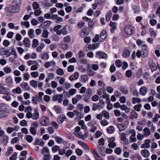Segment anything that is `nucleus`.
I'll use <instances>...</instances> for the list:
<instances>
[{
  "label": "nucleus",
  "mask_w": 160,
  "mask_h": 160,
  "mask_svg": "<svg viewBox=\"0 0 160 160\" xmlns=\"http://www.w3.org/2000/svg\"><path fill=\"white\" fill-rule=\"evenodd\" d=\"M9 106L7 104L1 103L0 104V118H3L7 116V113L8 112Z\"/></svg>",
  "instance_id": "obj_1"
},
{
  "label": "nucleus",
  "mask_w": 160,
  "mask_h": 160,
  "mask_svg": "<svg viewBox=\"0 0 160 160\" xmlns=\"http://www.w3.org/2000/svg\"><path fill=\"white\" fill-rule=\"evenodd\" d=\"M26 117L29 119L31 118L33 120H37L40 118V113L37 109H35L33 113L30 112H28L26 114Z\"/></svg>",
  "instance_id": "obj_2"
},
{
  "label": "nucleus",
  "mask_w": 160,
  "mask_h": 160,
  "mask_svg": "<svg viewBox=\"0 0 160 160\" xmlns=\"http://www.w3.org/2000/svg\"><path fill=\"white\" fill-rule=\"evenodd\" d=\"M49 118L47 116H43L41 118L40 120V124L43 126H48L50 124V122L49 121Z\"/></svg>",
  "instance_id": "obj_3"
},
{
  "label": "nucleus",
  "mask_w": 160,
  "mask_h": 160,
  "mask_svg": "<svg viewBox=\"0 0 160 160\" xmlns=\"http://www.w3.org/2000/svg\"><path fill=\"white\" fill-rule=\"evenodd\" d=\"M39 126V124L38 122H34L31 124V127L30 128V131L32 134L35 135L37 133V129Z\"/></svg>",
  "instance_id": "obj_4"
},
{
  "label": "nucleus",
  "mask_w": 160,
  "mask_h": 160,
  "mask_svg": "<svg viewBox=\"0 0 160 160\" xmlns=\"http://www.w3.org/2000/svg\"><path fill=\"white\" fill-rule=\"evenodd\" d=\"M6 10L12 13H17L20 10L19 7L15 6H9L5 8Z\"/></svg>",
  "instance_id": "obj_5"
},
{
  "label": "nucleus",
  "mask_w": 160,
  "mask_h": 160,
  "mask_svg": "<svg viewBox=\"0 0 160 160\" xmlns=\"http://www.w3.org/2000/svg\"><path fill=\"white\" fill-rule=\"evenodd\" d=\"M134 30L133 27L131 25L128 24L125 26L124 28V31L127 35H131L133 33Z\"/></svg>",
  "instance_id": "obj_6"
},
{
  "label": "nucleus",
  "mask_w": 160,
  "mask_h": 160,
  "mask_svg": "<svg viewBox=\"0 0 160 160\" xmlns=\"http://www.w3.org/2000/svg\"><path fill=\"white\" fill-rule=\"evenodd\" d=\"M5 55L7 57H9L11 55L9 51L3 48L0 49V55Z\"/></svg>",
  "instance_id": "obj_7"
},
{
  "label": "nucleus",
  "mask_w": 160,
  "mask_h": 160,
  "mask_svg": "<svg viewBox=\"0 0 160 160\" xmlns=\"http://www.w3.org/2000/svg\"><path fill=\"white\" fill-rule=\"evenodd\" d=\"M141 52L142 57L145 58L147 57L148 54V48L147 45H144L142 48Z\"/></svg>",
  "instance_id": "obj_8"
},
{
  "label": "nucleus",
  "mask_w": 160,
  "mask_h": 160,
  "mask_svg": "<svg viewBox=\"0 0 160 160\" xmlns=\"http://www.w3.org/2000/svg\"><path fill=\"white\" fill-rule=\"evenodd\" d=\"M62 94L56 95L53 96L52 99L54 101H58V102L61 103L62 101Z\"/></svg>",
  "instance_id": "obj_9"
},
{
  "label": "nucleus",
  "mask_w": 160,
  "mask_h": 160,
  "mask_svg": "<svg viewBox=\"0 0 160 160\" xmlns=\"http://www.w3.org/2000/svg\"><path fill=\"white\" fill-rule=\"evenodd\" d=\"M115 138L114 137L108 139V146L111 148H113L116 147V144L114 142Z\"/></svg>",
  "instance_id": "obj_10"
},
{
  "label": "nucleus",
  "mask_w": 160,
  "mask_h": 160,
  "mask_svg": "<svg viewBox=\"0 0 160 160\" xmlns=\"http://www.w3.org/2000/svg\"><path fill=\"white\" fill-rule=\"evenodd\" d=\"M106 37V31L105 30H103L102 31L100 35V41L102 42L104 41Z\"/></svg>",
  "instance_id": "obj_11"
},
{
  "label": "nucleus",
  "mask_w": 160,
  "mask_h": 160,
  "mask_svg": "<svg viewBox=\"0 0 160 160\" xmlns=\"http://www.w3.org/2000/svg\"><path fill=\"white\" fill-rule=\"evenodd\" d=\"M8 89L7 88L3 86L0 85V94H8Z\"/></svg>",
  "instance_id": "obj_12"
},
{
  "label": "nucleus",
  "mask_w": 160,
  "mask_h": 160,
  "mask_svg": "<svg viewBox=\"0 0 160 160\" xmlns=\"http://www.w3.org/2000/svg\"><path fill=\"white\" fill-rule=\"evenodd\" d=\"M96 54L97 55H98L100 58L102 59H105L108 57L107 55L103 52L98 51L96 52Z\"/></svg>",
  "instance_id": "obj_13"
},
{
  "label": "nucleus",
  "mask_w": 160,
  "mask_h": 160,
  "mask_svg": "<svg viewBox=\"0 0 160 160\" xmlns=\"http://www.w3.org/2000/svg\"><path fill=\"white\" fill-rule=\"evenodd\" d=\"M79 75V74L78 72H76L73 74L69 77V79L70 80L72 81L76 80L78 78Z\"/></svg>",
  "instance_id": "obj_14"
},
{
  "label": "nucleus",
  "mask_w": 160,
  "mask_h": 160,
  "mask_svg": "<svg viewBox=\"0 0 160 160\" xmlns=\"http://www.w3.org/2000/svg\"><path fill=\"white\" fill-rule=\"evenodd\" d=\"M51 18L53 20H56L57 22H62L63 19L61 17H58L57 15L54 14L52 16Z\"/></svg>",
  "instance_id": "obj_15"
},
{
  "label": "nucleus",
  "mask_w": 160,
  "mask_h": 160,
  "mask_svg": "<svg viewBox=\"0 0 160 160\" xmlns=\"http://www.w3.org/2000/svg\"><path fill=\"white\" fill-rule=\"evenodd\" d=\"M41 101V100H40L38 98V95H36L32 97V103L34 104L37 105L38 103V102H40Z\"/></svg>",
  "instance_id": "obj_16"
},
{
  "label": "nucleus",
  "mask_w": 160,
  "mask_h": 160,
  "mask_svg": "<svg viewBox=\"0 0 160 160\" xmlns=\"http://www.w3.org/2000/svg\"><path fill=\"white\" fill-rule=\"evenodd\" d=\"M82 97L80 95H77L76 97L72 99V102L73 104H76L77 102L81 99Z\"/></svg>",
  "instance_id": "obj_17"
},
{
  "label": "nucleus",
  "mask_w": 160,
  "mask_h": 160,
  "mask_svg": "<svg viewBox=\"0 0 160 160\" xmlns=\"http://www.w3.org/2000/svg\"><path fill=\"white\" fill-rule=\"evenodd\" d=\"M97 148L100 153L103 156L106 155V149L105 147H101L99 146H97Z\"/></svg>",
  "instance_id": "obj_18"
},
{
  "label": "nucleus",
  "mask_w": 160,
  "mask_h": 160,
  "mask_svg": "<svg viewBox=\"0 0 160 160\" xmlns=\"http://www.w3.org/2000/svg\"><path fill=\"white\" fill-rule=\"evenodd\" d=\"M117 24L116 22H113L111 21L110 23L109 24L110 26L111 27L110 29L111 32L112 33H113L115 29H117L116 26Z\"/></svg>",
  "instance_id": "obj_19"
},
{
  "label": "nucleus",
  "mask_w": 160,
  "mask_h": 160,
  "mask_svg": "<svg viewBox=\"0 0 160 160\" xmlns=\"http://www.w3.org/2000/svg\"><path fill=\"white\" fill-rule=\"evenodd\" d=\"M20 86L24 90H29L30 89V87L28 83L27 82H22L20 84Z\"/></svg>",
  "instance_id": "obj_20"
},
{
  "label": "nucleus",
  "mask_w": 160,
  "mask_h": 160,
  "mask_svg": "<svg viewBox=\"0 0 160 160\" xmlns=\"http://www.w3.org/2000/svg\"><path fill=\"white\" fill-rule=\"evenodd\" d=\"M151 142L150 139H147L145 141L144 143L142 144L141 146L142 148H148L150 147L149 143Z\"/></svg>",
  "instance_id": "obj_21"
},
{
  "label": "nucleus",
  "mask_w": 160,
  "mask_h": 160,
  "mask_svg": "<svg viewBox=\"0 0 160 160\" xmlns=\"http://www.w3.org/2000/svg\"><path fill=\"white\" fill-rule=\"evenodd\" d=\"M142 155L145 158H147L150 156L149 152L147 149L142 150L141 152Z\"/></svg>",
  "instance_id": "obj_22"
},
{
  "label": "nucleus",
  "mask_w": 160,
  "mask_h": 160,
  "mask_svg": "<svg viewBox=\"0 0 160 160\" xmlns=\"http://www.w3.org/2000/svg\"><path fill=\"white\" fill-rule=\"evenodd\" d=\"M23 44L25 46L28 48H29L30 47L31 44L30 43V40L28 38H25L23 41Z\"/></svg>",
  "instance_id": "obj_23"
},
{
  "label": "nucleus",
  "mask_w": 160,
  "mask_h": 160,
  "mask_svg": "<svg viewBox=\"0 0 160 160\" xmlns=\"http://www.w3.org/2000/svg\"><path fill=\"white\" fill-rule=\"evenodd\" d=\"M47 76L45 80L46 82H48L50 80L53 79L54 78L55 75L54 73L51 72L48 73Z\"/></svg>",
  "instance_id": "obj_24"
},
{
  "label": "nucleus",
  "mask_w": 160,
  "mask_h": 160,
  "mask_svg": "<svg viewBox=\"0 0 160 160\" xmlns=\"http://www.w3.org/2000/svg\"><path fill=\"white\" fill-rule=\"evenodd\" d=\"M5 82L8 86H11L13 83V79L11 77H8L6 78Z\"/></svg>",
  "instance_id": "obj_25"
},
{
  "label": "nucleus",
  "mask_w": 160,
  "mask_h": 160,
  "mask_svg": "<svg viewBox=\"0 0 160 160\" xmlns=\"http://www.w3.org/2000/svg\"><path fill=\"white\" fill-rule=\"evenodd\" d=\"M120 108L122 110H125L126 113H128L130 111V108H128L125 104H122L120 106Z\"/></svg>",
  "instance_id": "obj_26"
},
{
  "label": "nucleus",
  "mask_w": 160,
  "mask_h": 160,
  "mask_svg": "<svg viewBox=\"0 0 160 160\" xmlns=\"http://www.w3.org/2000/svg\"><path fill=\"white\" fill-rule=\"evenodd\" d=\"M35 143L36 145H39L40 146H43L44 145V143L43 140L41 139H37L35 142Z\"/></svg>",
  "instance_id": "obj_27"
},
{
  "label": "nucleus",
  "mask_w": 160,
  "mask_h": 160,
  "mask_svg": "<svg viewBox=\"0 0 160 160\" xmlns=\"http://www.w3.org/2000/svg\"><path fill=\"white\" fill-rule=\"evenodd\" d=\"M80 130L81 128L79 126H77L75 128L74 133V134L78 137H80V134L82 133L81 132H80Z\"/></svg>",
  "instance_id": "obj_28"
},
{
  "label": "nucleus",
  "mask_w": 160,
  "mask_h": 160,
  "mask_svg": "<svg viewBox=\"0 0 160 160\" xmlns=\"http://www.w3.org/2000/svg\"><path fill=\"white\" fill-rule=\"evenodd\" d=\"M66 117L65 116L62 115L59 116L58 118V122L59 123H62L64 121V120L66 119Z\"/></svg>",
  "instance_id": "obj_29"
},
{
  "label": "nucleus",
  "mask_w": 160,
  "mask_h": 160,
  "mask_svg": "<svg viewBox=\"0 0 160 160\" xmlns=\"http://www.w3.org/2000/svg\"><path fill=\"white\" fill-rule=\"evenodd\" d=\"M12 92L13 93L15 94H20L22 92V90L20 88L18 87L16 88L12 89Z\"/></svg>",
  "instance_id": "obj_30"
},
{
  "label": "nucleus",
  "mask_w": 160,
  "mask_h": 160,
  "mask_svg": "<svg viewBox=\"0 0 160 160\" xmlns=\"http://www.w3.org/2000/svg\"><path fill=\"white\" fill-rule=\"evenodd\" d=\"M88 80V76L86 74H83L81 76V81L82 82H85Z\"/></svg>",
  "instance_id": "obj_31"
},
{
  "label": "nucleus",
  "mask_w": 160,
  "mask_h": 160,
  "mask_svg": "<svg viewBox=\"0 0 160 160\" xmlns=\"http://www.w3.org/2000/svg\"><path fill=\"white\" fill-rule=\"evenodd\" d=\"M41 152L42 154L44 155H50L49 149L46 147H44L43 148Z\"/></svg>",
  "instance_id": "obj_32"
},
{
  "label": "nucleus",
  "mask_w": 160,
  "mask_h": 160,
  "mask_svg": "<svg viewBox=\"0 0 160 160\" xmlns=\"http://www.w3.org/2000/svg\"><path fill=\"white\" fill-rule=\"evenodd\" d=\"M78 143L81 146H82L86 150L89 151V148L87 144L84 142L81 141H78Z\"/></svg>",
  "instance_id": "obj_33"
},
{
  "label": "nucleus",
  "mask_w": 160,
  "mask_h": 160,
  "mask_svg": "<svg viewBox=\"0 0 160 160\" xmlns=\"http://www.w3.org/2000/svg\"><path fill=\"white\" fill-rule=\"evenodd\" d=\"M79 125L81 127L82 129L85 130H86L87 129V127L85 124L83 120L80 121L78 122Z\"/></svg>",
  "instance_id": "obj_34"
},
{
  "label": "nucleus",
  "mask_w": 160,
  "mask_h": 160,
  "mask_svg": "<svg viewBox=\"0 0 160 160\" xmlns=\"http://www.w3.org/2000/svg\"><path fill=\"white\" fill-rule=\"evenodd\" d=\"M49 32L46 29H44L43 30L41 36L44 38H47L48 37Z\"/></svg>",
  "instance_id": "obj_35"
},
{
  "label": "nucleus",
  "mask_w": 160,
  "mask_h": 160,
  "mask_svg": "<svg viewBox=\"0 0 160 160\" xmlns=\"http://www.w3.org/2000/svg\"><path fill=\"white\" fill-rule=\"evenodd\" d=\"M28 35L30 38H34L35 37L34 29H31L29 30L28 32Z\"/></svg>",
  "instance_id": "obj_36"
},
{
  "label": "nucleus",
  "mask_w": 160,
  "mask_h": 160,
  "mask_svg": "<svg viewBox=\"0 0 160 160\" xmlns=\"http://www.w3.org/2000/svg\"><path fill=\"white\" fill-rule=\"evenodd\" d=\"M147 88L145 87H142L140 89L139 92L142 95H144L147 92Z\"/></svg>",
  "instance_id": "obj_37"
},
{
  "label": "nucleus",
  "mask_w": 160,
  "mask_h": 160,
  "mask_svg": "<svg viewBox=\"0 0 160 160\" xmlns=\"http://www.w3.org/2000/svg\"><path fill=\"white\" fill-rule=\"evenodd\" d=\"M144 136L145 137L149 136L150 134V131L149 129L148 128H145L143 130Z\"/></svg>",
  "instance_id": "obj_38"
},
{
  "label": "nucleus",
  "mask_w": 160,
  "mask_h": 160,
  "mask_svg": "<svg viewBox=\"0 0 160 160\" xmlns=\"http://www.w3.org/2000/svg\"><path fill=\"white\" fill-rule=\"evenodd\" d=\"M45 45L43 43H41L40 45L36 48V51L38 52H41L42 49L45 48Z\"/></svg>",
  "instance_id": "obj_39"
},
{
  "label": "nucleus",
  "mask_w": 160,
  "mask_h": 160,
  "mask_svg": "<svg viewBox=\"0 0 160 160\" xmlns=\"http://www.w3.org/2000/svg\"><path fill=\"white\" fill-rule=\"evenodd\" d=\"M8 94H5L6 95L3 96L2 98L7 101H10L11 100L12 97L10 95V92H8Z\"/></svg>",
  "instance_id": "obj_40"
},
{
  "label": "nucleus",
  "mask_w": 160,
  "mask_h": 160,
  "mask_svg": "<svg viewBox=\"0 0 160 160\" xmlns=\"http://www.w3.org/2000/svg\"><path fill=\"white\" fill-rule=\"evenodd\" d=\"M41 58L43 59L48 60L49 58V54L47 52H44L42 54Z\"/></svg>",
  "instance_id": "obj_41"
},
{
  "label": "nucleus",
  "mask_w": 160,
  "mask_h": 160,
  "mask_svg": "<svg viewBox=\"0 0 160 160\" xmlns=\"http://www.w3.org/2000/svg\"><path fill=\"white\" fill-rule=\"evenodd\" d=\"M130 55V52L128 49H126L123 51L122 54L123 57L124 58H127L129 57Z\"/></svg>",
  "instance_id": "obj_42"
},
{
  "label": "nucleus",
  "mask_w": 160,
  "mask_h": 160,
  "mask_svg": "<svg viewBox=\"0 0 160 160\" xmlns=\"http://www.w3.org/2000/svg\"><path fill=\"white\" fill-rule=\"evenodd\" d=\"M25 138L27 141L29 143L32 142L33 140L32 137L30 135H27L25 136Z\"/></svg>",
  "instance_id": "obj_43"
},
{
  "label": "nucleus",
  "mask_w": 160,
  "mask_h": 160,
  "mask_svg": "<svg viewBox=\"0 0 160 160\" xmlns=\"http://www.w3.org/2000/svg\"><path fill=\"white\" fill-rule=\"evenodd\" d=\"M39 44L38 40L36 39H34L32 41V46L33 48H36Z\"/></svg>",
  "instance_id": "obj_44"
},
{
  "label": "nucleus",
  "mask_w": 160,
  "mask_h": 160,
  "mask_svg": "<svg viewBox=\"0 0 160 160\" xmlns=\"http://www.w3.org/2000/svg\"><path fill=\"white\" fill-rule=\"evenodd\" d=\"M54 108L57 113H60L62 111L61 107L58 105H56L54 107Z\"/></svg>",
  "instance_id": "obj_45"
},
{
  "label": "nucleus",
  "mask_w": 160,
  "mask_h": 160,
  "mask_svg": "<svg viewBox=\"0 0 160 160\" xmlns=\"http://www.w3.org/2000/svg\"><path fill=\"white\" fill-rule=\"evenodd\" d=\"M117 127L120 131L124 130L126 128V126L122 123L118 124Z\"/></svg>",
  "instance_id": "obj_46"
},
{
  "label": "nucleus",
  "mask_w": 160,
  "mask_h": 160,
  "mask_svg": "<svg viewBox=\"0 0 160 160\" xmlns=\"http://www.w3.org/2000/svg\"><path fill=\"white\" fill-rule=\"evenodd\" d=\"M107 131L109 133H112L114 132L115 128L113 126H111L107 128Z\"/></svg>",
  "instance_id": "obj_47"
},
{
  "label": "nucleus",
  "mask_w": 160,
  "mask_h": 160,
  "mask_svg": "<svg viewBox=\"0 0 160 160\" xmlns=\"http://www.w3.org/2000/svg\"><path fill=\"white\" fill-rule=\"evenodd\" d=\"M3 70L6 73H10L12 72V69L9 66H6L3 68Z\"/></svg>",
  "instance_id": "obj_48"
},
{
  "label": "nucleus",
  "mask_w": 160,
  "mask_h": 160,
  "mask_svg": "<svg viewBox=\"0 0 160 160\" xmlns=\"http://www.w3.org/2000/svg\"><path fill=\"white\" fill-rule=\"evenodd\" d=\"M13 152V148L12 147H9L7 152L6 153V155L9 156Z\"/></svg>",
  "instance_id": "obj_49"
},
{
  "label": "nucleus",
  "mask_w": 160,
  "mask_h": 160,
  "mask_svg": "<svg viewBox=\"0 0 160 160\" xmlns=\"http://www.w3.org/2000/svg\"><path fill=\"white\" fill-rule=\"evenodd\" d=\"M136 43L138 45L141 46L142 47H143L144 45H146L145 44V42L140 39H138L136 41Z\"/></svg>",
  "instance_id": "obj_50"
},
{
  "label": "nucleus",
  "mask_w": 160,
  "mask_h": 160,
  "mask_svg": "<svg viewBox=\"0 0 160 160\" xmlns=\"http://www.w3.org/2000/svg\"><path fill=\"white\" fill-rule=\"evenodd\" d=\"M8 27L11 29L18 30L19 28L18 26H15L14 24L12 22L9 23L8 24Z\"/></svg>",
  "instance_id": "obj_51"
},
{
  "label": "nucleus",
  "mask_w": 160,
  "mask_h": 160,
  "mask_svg": "<svg viewBox=\"0 0 160 160\" xmlns=\"http://www.w3.org/2000/svg\"><path fill=\"white\" fill-rule=\"evenodd\" d=\"M106 92V89L105 88H101L97 91V93L99 95H101L103 93Z\"/></svg>",
  "instance_id": "obj_52"
},
{
  "label": "nucleus",
  "mask_w": 160,
  "mask_h": 160,
  "mask_svg": "<svg viewBox=\"0 0 160 160\" xmlns=\"http://www.w3.org/2000/svg\"><path fill=\"white\" fill-rule=\"evenodd\" d=\"M21 24L27 28H29L30 25L29 22L28 21H22Z\"/></svg>",
  "instance_id": "obj_53"
},
{
  "label": "nucleus",
  "mask_w": 160,
  "mask_h": 160,
  "mask_svg": "<svg viewBox=\"0 0 160 160\" xmlns=\"http://www.w3.org/2000/svg\"><path fill=\"white\" fill-rule=\"evenodd\" d=\"M56 73L60 76H62L64 74V72L63 69L61 68L58 69L56 71Z\"/></svg>",
  "instance_id": "obj_54"
},
{
  "label": "nucleus",
  "mask_w": 160,
  "mask_h": 160,
  "mask_svg": "<svg viewBox=\"0 0 160 160\" xmlns=\"http://www.w3.org/2000/svg\"><path fill=\"white\" fill-rule=\"evenodd\" d=\"M33 63L37 64V65H39L38 62L36 61H32L31 60H30L28 61L27 62V64L28 66H30Z\"/></svg>",
  "instance_id": "obj_55"
},
{
  "label": "nucleus",
  "mask_w": 160,
  "mask_h": 160,
  "mask_svg": "<svg viewBox=\"0 0 160 160\" xmlns=\"http://www.w3.org/2000/svg\"><path fill=\"white\" fill-rule=\"evenodd\" d=\"M18 153L15 152L9 158L10 160H16L18 158Z\"/></svg>",
  "instance_id": "obj_56"
},
{
  "label": "nucleus",
  "mask_w": 160,
  "mask_h": 160,
  "mask_svg": "<svg viewBox=\"0 0 160 160\" xmlns=\"http://www.w3.org/2000/svg\"><path fill=\"white\" fill-rule=\"evenodd\" d=\"M71 38L69 36H67L63 38V41L66 43H69L71 41Z\"/></svg>",
  "instance_id": "obj_57"
},
{
  "label": "nucleus",
  "mask_w": 160,
  "mask_h": 160,
  "mask_svg": "<svg viewBox=\"0 0 160 160\" xmlns=\"http://www.w3.org/2000/svg\"><path fill=\"white\" fill-rule=\"evenodd\" d=\"M102 115L106 119H108L109 118V113L106 111H103L102 112Z\"/></svg>",
  "instance_id": "obj_58"
},
{
  "label": "nucleus",
  "mask_w": 160,
  "mask_h": 160,
  "mask_svg": "<svg viewBox=\"0 0 160 160\" xmlns=\"http://www.w3.org/2000/svg\"><path fill=\"white\" fill-rule=\"evenodd\" d=\"M30 85L34 88H36L37 86V83L36 81L34 80H32L30 82Z\"/></svg>",
  "instance_id": "obj_59"
},
{
  "label": "nucleus",
  "mask_w": 160,
  "mask_h": 160,
  "mask_svg": "<svg viewBox=\"0 0 160 160\" xmlns=\"http://www.w3.org/2000/svg\"><path fill=\"white\" fill-rule=\"evenodd\" d=\"M149 31L150 33L151 37H155L156 35V31L152 28H150Z\"/></svg>",
  "instance_id": "obj_60"
},
{
  "label": "nucleus",
  "mask_w": 160,
  "mask_h": 160,
  "mask_svg": "<svg viewBox=\"0 0 160 160\" xmlns=\"http://www.w3.org/2000/svg\"><path fill=\"white\" fill-rule=\"evenodd\" d=\"M132 115L130 117V118L132 120L134 119H136L137 117V115L134 110H132L131 112Z\"/></svg>",
  "instance_id": "obj_61"
},
{
  "label": "nucleus",
  "mask_w": 160,
  "mask_h": 160,
  "mask_svg": "<svg viewBox=\"0 0 160 160\" xmlns=\"http://www.w3.org/2000/svg\"><path fill=\"white\" fill-rule=\"evenodd\" d=\"M141 100L137 98H133L132 99V103L134 104L136 103L141 102Z\"/></svg>",
  "instance_id": "obj_62"
},
{
  "label": "nucleus",
  "mask_w": 160,
  "mask_h": 160,
  "mask_svg": "<svg viewBox=\"0 0 160 160\" xmlns=\"http://www.w3.org/2000/svg\"><path fill=\"white\" fill-rule=\"evenodd\" d=\"M43 23L45 28H48L50 26L51 24V22L50 21L47 20Z\"/></svg>",
  "instance_id": "obj_63"
},
{
  "label": "nucleus",
  "mask_w": 160,
  "mask_h": 160,
  "mask_svg": "<svg viewBox=\"0 0 160 160\" xmlns=\"http://www.w3.org/2000/svg\"><path fill=\"white\" fill-rule=\"evenodd\" d=\"M142 107V105L140 104H139L135 105L134 107V109L138 112H139L141 110V108Z\"/></svg>",
  "instance_id": "obj_64"
}]
</instances>
